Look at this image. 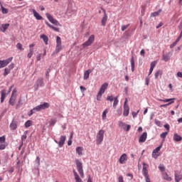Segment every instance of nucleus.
I'll use <instances>...</instances> for the list:
<instances>
[{"instance_id": "nucleus-1", "label": "nucleus", "mask_w": 182, "mask_h": 182, "mask_svg": "<svg viewBox=\"0 0 182 182\" xmlns=\"http://www.w3.org/2000/svg\"><path fill=\"white\" fill-rule=\"evenodd\" d=\"M75 164L77 166V170L82 178H85V173H83V164L79 161V159H75Z\"/></svg>"}, {"instance_id": "nucleus-2", "label": "nucleus", "mask_w": 182, "mask_h": 182, "mask_svg": "<svg viewBox=\"0 0 182 182\" xmlns=\"http://www.w3.org/2000/svg\"><path fill=\"white\" fill-rule=\"evenodd\" d=\"M109 83L107 82H105L102 85L100 91L98 92L97 95V100L100 101V99H102V95L105 93V92H106V90L107 89Z\"/></svg>"}, {"instance_id": "nucleus-3", "label": "nucleus", "mask_w": 182, "mask_h": 182, "mask_svg": "<svg viewBox=\"0 0 182 182\" xmlns=\"http://www.w3.org/2000/svg\"><path fill=\"white\" fill-rule=\"evenodd\" d=\"M49 107V103L44 102L43 104H41L40 105L36 106L33 109L34 110V112L36 113V112H41V110H45V109H48Z\"/></svg>"}, {"instance_id": "nucleus-4", "label": "nucleus", "mask_w": 182, "mask_h": 182, "mask_svg": "<svg viewBox=\"0 0 182 182\" xmlns=\"http://www.w3.org/2000/svg\"><path fill=\"white\" fill-rule=\"evenodd\" d=\"M46 16L51 23L55 25L56 26H60V23H59V21L53 18V16H52V15H50L49 13H46Z\"/></svg>"}, {"instance_id": "nucleus-5", "label": "nucleus", "mask_w": 182, "mask_h": 182, "mask_svg": "<svg viewBox=\"0 0 182 182\" xmlns=\"http://www.w3.org/2000/svg\"><path fill=\"white\" fill-rule=\"evenodd\" d=\"M105 137V131L101 129L97 134V144H101L102 141H103V139Z\"/></svg>"}, {"instance_id": "nucleus-6", "label": "nucleus", "mask_w": 182, "mask_h": 182, "mask_svg": "<svg viewBox=\"0 0 182 182\" xmlns=\"http://www.w3.org/2000/svg\"><path fill=\"white\" fill-rule=\"evenodd\" d=\"M45 86V82H43V79L42 77L38 78L36 80V85H34V90H38L39 87H43Z\"/></svg>"}, {"instance_id": "nucleus-7", "label": "nucleus", "mask_w": 182, "mask_h": 182, "mask_svg": "<svg viewBox=\"0 0 182 182\" xmlns=\"http://www.w3.org/2000/svg\"><path fill=\"white\" fill-rule=\"evenodd\" d=\"M16 100V90H14L12 91L11 96L9 101V105H11V106H14Z\"/></svg>"}, {"instance_id": "nucleus-8", "label": "nucleus", "mask_w": 182, "mask_h": 182, "mask_svg": "<svg viewBox=\"0 0 182 182\" xmlns=\"http://www.w3.org/2000/svg\"><path fill=\"white\" fill-rule=\"evenodd\" d=\"M12 59H14V58L10 57L6 60H0V69H2V68H5L6 66H8V65H9L11 62H12Z\"/></svg>"}, {"instance_id": "nucleus-9", "label": "nucleus", "mask_w": 182, "mask_h": 182, "mask_svg": "<svg viewBox=\"0 0 182 182\" xmlns=\"http://www.w3.org/2000/svg\"><path fill=\"white\" fill-rule=\"evenodd\" d=\"M93 42H95V35H91L89 37L88 40L82 44V46H83V48L90 46V45H92V43H93Z\"/></svg>"}, {"instance_id": "nucleus-10", "label": "nucleus", "mask_w": 182, "mask_h": 182, "mask_svg": "<svg viewBox=\"0 0 182 182\" xmlns=\"http://www.w3.org/2000/svg\"><path fill=\"white\" fill-rule=\"evenodd\" d=\"M54 141L58 144L59 147H63V144H65V141H66V136L63 135L60 136L59 141H58L56 139H55Z\"/></svg>"}, {"instance_id": "nucleus-11", "label": "nucleus", "mask_w": 182, "mask_h": 182, "mask_svg": "<svg viewBox=\"0 0 182 182\" xmlns=\"http://www.w3.org/2000/svg\"><path fill=\"white\" fill-rule=\"evenodd\" d=\"M162 145L156 147L152 152V157H154V159H157L159 156V152L160 151V150L161 149Z\"/></svg>"}, {"instance_id": "nucleus-12", "label": "nucleus", "mask_w": 182, "mask_h": 182, "mask_svg": "<svg viewBox=\"0 0 182 182\" xmlns=\"http://www.w3.org/2000/svg\"><path fill=\"white\" fill-rule=\"evenodd\" d=\"M147 165L144 163L143 164V168H142V174L145 177V178H149V171L147 170Z\"/></svg>"}, {"instance_id": "nucleus-13", "label": "nucleus", "mask_w": 182, "mask_h": 182, "mask_svg": "<svg viewBox=\"0 0 182 182\" xmlns=\"http://www.w3.org/2000/svg\"><path fill=\"white\" fill-rule=\"evenodd\" d=\"M127 161V154H123L119 160L120 164H126V161Z\"/></svg>"}, {"instance_id": "nucleus-14", "label": "nucleus", "mask_w": 182, "mask_h": 182, "mask_svg": "<svg viewBox=\"0 0 182 182\" xmlns=\"http://www.w3.org/2000/svg\"><path fill=\"white\" fill-rule=\"evenodd\" d=\"M147 140V132H144L139 139V143H144Z\"/></svg>"}, {"instance_id": "nucleus-15", "label": "nucleus", "mask_w": 182, "mask_h": 182, "mask_svg": "<svg viewBox=\"0 0 182 182\" xmlns=\"http://www.w3.org/2000/svg\"><path fill=\"white\" fill-rule=\"evenodd\" d=\"M172 55H173V53L171 52L168 53L166 55H163L162 60H164V62H168L170 58H171Z\"/></svg>"}, {"instance_id": "nucleus-16", "label": "nucleus", "mask_w": 182, "mask_h": 182, "mask_svg": "<svg viewBox=\"0 0 182 182\" xmlns=\"http://www.w3.org/2000/svg\"><path fill=\"white\" fill-rule=\"evenodd\" d=\"M32 12L33 14V16L36 17V19H37L38 21H42L43 17L41 15H39L38 12L36 11V10L33 9Z\"/></svg>"}, {"instance_id": "nucleus-17", "label": "nucleus", "mask_w": 182, "mask_h": 182, "mask_svg": "<svg viewBox=\"0 0 182 182\" xmlns=\"http://www.w3.org/2000/svg\"><path fill=\"white\" fill-rule=\"evenodd\" d=\"M103 12H104V16L102 19V26H106V22H107V14H106V10L102 9Z\"/></svg>"}, {"instance_id": "nucleus-18", "label": "nucleus", "mask_w": 182, "mask_h": 182, "mask_svg": "<svg viewBox=\"0 0 182 182\" xmlns=\"http://www.w3.org/2000/svg\"><path fill=\"white\" fill-rule=\"evenodd\" d=\"M129 113H130V107L129 106H124V116L127 117V116H129Z\"/></svg>"}, {"instance_id": "nucleus-19", "label": "nucleus", "mask_w": 182, "mask_h": 182, "mask_svg": "<svg viewBox=\"0 0 182 182\" xmlns=\"http://www.w3.org/2000/svg\"><path fill=\"white\" fill-rule=\"evenodd\" d=\"M73 174H74L75 182H83L82 181V178H80V177L77 174V172L75 170H73Z\"/></svg>"}, {"instance_id": "nucleus-20", "label": "nucleus", "mask_w": 182, "mask_h": 182, "mask_svg": "<svg viewBox=\"0 0 182 182\" xmlns=\"http://www.w3.org/2000/svg\"><path fill=\"white\" fill-rule=\"evenodd\" d=\"M156 65H157V61H153L152 63H151L150 65V69H149V75L153 73V70H154V68H156Z\"/></svg>"}, {"instance_id": "nucleus-21", "label": "nucleus", "mask_w": 182, "mask_h": 182, "mask_svg": "<svg viewBox=\"0 0 182 182\" xmlns=\"http://www.w3.org/2000/svg\"><path fill=\"white\" fill-rule=\"evenodd\" d=\"M181 180H182V175L178 171H175V181L180 182Z\"/></svg>"}, {"instance_id": "nucleus-22", "label": "nucleus", "mask_w": 182, "mask_h": 182, "mask_svg": "<svg viewBox=\"0 0 182 182\" xmlns=\"http://www.w3.org/2000/svg\"><path fill=\"white\" fill-rule=\"evenodd\" d=\"M17 128H18V124L16 121L13 120L10 124L11 130H16Z\"/></svg>"}, {"instance_id": "nucleus-23", "label": "nucleus", "mask_w": 182, "mask_h": 182, "mask_svg": "<svg viewBox=\"0 0 182 182\" xmlns=\"http://www.w3.org/2000/svg\"><path fill=\"white\" fill-rule=\"evenodd\" d=\"M162 177H163V179L166 180V181H171V178L166 172L162 173Z\"/></svg>"}, {"instance_id": "nucleus-24", "label": "nucleus", "mask_w": 182, "mask_h": 182, "mask_svg": "<svg viewBox=\"0 0 182 182\" xmlns=\"http://www.w3.org/2000/svg\"><path fill=\"white\" fill-rule=\"evenodd\" d=\"M6 97V92L5 90H1V102L4 103V101L5 100Z\"/></svg>"}, {"instance_id": "nucleus-25", "label": "nucleus", "mask_w": 182, "mask_h": 182, "mask_svg": "<svg viewBox=\"0 0 182 182\" xmlns=\"http://www.w3.org/2000/svg\"><path fill=\"white\" fill-rule=\"evenodd\" d=\"M92 71L90 70H87L84 73V80H87L89 79V76H90V73Z\"/></svg>"}, {"instance_id": "nucleus-26", "label": "nucleus", "mask_w": 182, "mask_h": 182, "mask_svg": "<svg viewBox=\"0 0 182 182\" xmlns=\"http://www.w3.org/2000/svg\"><path fill=\"white\" fill-rule=\"evenodd\" d=\"M76 153L78 154V156H83V148L81 146H77L76 148Z\"/></svg>"}, {"instance_id": "nucleus-27", "label": "nucleus", "mask_w": 182, "mask_h": 182, "mask_svg": "<svg viewBox=\"0 0 182 182\" xmlns=\"http://www.w3.org/2000/svg\"><path fill=\"white\" fill-rule=\"evenodd\" d=\"M173 140L175 141H181L182 137H181V136L178 135V134H173Z\"/></svg>"}, {"instance_id": "nucleus-28", "label": "nucleus", "mask_w": 182, "mask_h": 182, "mask_svg": "<svg viewBox=\"0 0 182 182\" xmlns=\"http://www.w3.org/2000/svg\"><path fill=\"white\" fill-rule=\"evenodd\" d=\"M41 39H43V42L45 43L46 45H48V42L49 41V38L45 35L43 34L40 36Z\"/></svg>"}, {"instance_id": "nucleus-29", "label": "nucleus", "mask_w": 182, "mask_h": 182, "mask_svg": "<svg viewBox=\"0 0 182 182\" xmlns=\"http://www.w3.org/2000/svg\"><path fill=\"white\" fill-rule=\"evenodd\" d=\"M8 28H9V23L2 24L1 28V32H6Z\"/></svg>"}, {"instance_id": "nucleus-30", "label": "nucleus", "mask_w": 182, "mask_h": 182, "mask_svg": "<svg viewBox=\"0 0 182 182\" xmlns=\"http://www.w3.org/2000/svg\"><path fill=\"white\" fill-rule=\"evenodd\" d=\"M174 100H176V98L165 99L164 100V103H171L170 105H173V103H174Z\"/></svg>"}, {"instance_id": "nucleus-31", "label": "nucleus", "mask_w": 182, "mask_h": 182, "mask_svg": "<svg viewBox=\"0 0 182 182\" xmlns=\"http://www.w3.org/2000/svg\"><path fill=\"white\" fill-rule=\"evenodd\" d=\"M131 70L134 72V57L133 56L131 58Z\"/></svg>"}, {"instance_id": "nucleus-32", "label": "nucleus", "mask_w": 182, "mask_h": 182, "mask_svg": "<svg viewBox=\"0 0 182 182\" xmlns=\"http://www.w3.org/2000/svg\"><path fill=\"white\" fill-rule=\"evenodd\" d=\"M27 137H28V136L26 135V132H25L24 134L21 136V145L20 148L22 147V146L23 144V141L26 140Z\"/></svg>"}, {"instance_id": "nucleus-33", "label": "nucleus", "mask_w": 182, "mask_h": 182, "mask_svg": "<svg viewBox=\"0 0 182 182\" xmlns=\"http://www.w3.org/2000/svg\"><path fill=\"white\" fill-rule=\"evenodd\" d=\"M32 56H33V48H31L29 50V53L27 55V58H28V59H31V58H32Z\"/></svg>"}, {"instance_id": "nucleus-34", "label": "nucleus", "mask_w": 182, "mask_h": 182, "mask_svg": "<svg viewBox=\"0 0 182 182\" xmlns=\"http://www.w3.org/2000/svg\"><path fill=\"white\" fill-rule=\"evenodd\" d=\"M56 46H62V39L59 36L56 37Z\"/></svg>"}, {"instance_id": "nucleus-35", "label": "nucleus", "mask_w": 182, "mask_h": 182, "mask_svg": "<svg viewBox=\"0 0 182 182\" xmlns=\"http://www.w3.org/2000/svg\"><path fill=\"white\" fill-rule=\"evenodd\" d=\"M119 104V100H117V97L114 98L113 108L116 109V106Z\"/></svg>"}, {"instance_id": "nucleus-36", "label": "nucleus", "mask_w": 182, "mask_h": 182, "mask_svg": "<svg viewBox=\"0 0 182 182\" xmlns=\"http://www.w3.org/2000/svg\"><path fill=\"white\" fill-rule=\"evenodd\" d=\"M0 5H1L2 14H8V9L4 7L1 1H0Z\"/></svg>"}, {"instance_id": "nucleus-37", "label": "nucleus", "mask_w": 182, "mask_h": 182, "mask_svg": "<svg viewBox=\"0 0 182 182\" xmlns=\"http://www.w3.org/2000/svg\"><path fill=\"white\" fill-rule=\"evenodd\" d=\"M160 14H161V10H159L157 11L151 13V16H158V15H160Z\"/></svg>"}, {"instance_id": "nucleus-38", "label": "nucleus", "mask_w": 182, "mask_h": 182, "mask_svg": "<svg viewBox=\"0 0 182 182\" xmlns=\"http://www.w3.org/2000/svg\"><path fill=\"white\" fill-rule=\"evenodd\" d=\"M127 125V124H126V123L122 122H119V127H122L124 130H126V126Z\"/></svg>"}, {"instance_id": "nucleus-39", "label": "nucleus", "mask_w": 182, "mask_h": 182, "mask_svg": "<svg viewBox=\"0 0 182 182\" xmlns=\"http://www.w3.org/2000/svg\"><path fill=\"white\" fill-rule=\"evenodd\" d=\"M9 73H11V70H9L8 68H6L4 69V76H8V75H9Z\"/></svg>"}, {"instance_id": "nucleus-40", "label": "nucleus", "mask_w": 182, "mask_h": 182, "mask_svg": "<svg viewBox=\"0 0 182 182\" xmlns=\"http://www.w3.org/2000/svg\"><path fill=\"white\" fill-rule=\"evenodd\" d=\"M62 50V46H56L55 47V53H59Z\"/></svg>"}, {"instance_id": "nucleus-41", "label": "nucleus", "mask_w": 182, "mask_h": 182, "mask_svg": "<svg viewBox=\"0 0 182 182\" xmlns=\"http://www.w3.org/2000/svg\"><path fill=\"white\" fill-rule=\"evenodd\" d=\"M107 114V109H105L102 114V120H106Z\"/></svg>"}, {"instance_id": "nucleus-42", "label": "nucleus", "mask_w": 182, "mask_h": 182, "mask_svg": "<svg viewBox=\"0 0 182 182\" xmlns=\"http://www.w3.org/2000/svg\"><path fill=\"white\" fill-rule=\"evenodd\" d=\"M129 26H130V24L122 25L121 27V30L122 31V32H124V31H126V29H127Z\"/></svg>"}, {"instance_id": "nucleus-43", "label": "nucleus", "mask_w": 182, "mask_h": 182, "mask_svg": "<svg viewBox=\"0 0 182 182\" xmlns=\"http://www.w3.org/2000/svg\"><path fill=\"white\" fill-rule=\"evenodd\" d=\"M31 126H32V121L28 120L27 122H26L25 127H31Z\"/></svg>"}, {"instance_id": "nucleus-44", "label": "nucleus", "mask_w": 182, "mask_h": 182, "mask_svg": "<svg viewBox=\"0 0 182 182\" xmlns=\"http://www.w3.org/2000/svg\"><path fill=\"white\" fill-rule=\"evenodd\" d=\"M167 134H168V132H164V133L161 134L160 137L161 139H164H164H166V137H167Z\"/></svg>"}, {"instance_id": "nucleus-45", "label": "nucleus", "mask_w": 182, "mask_h": 182, "mask_svg": "<svg viewBox=\"0 0 182 182\" xmlns=\"http://www.w3.org/2000/svg\"><path fill=\"white\" fill-rule=\"evenodd\" d=\"M162 73L161 70H158L156 73H155V78L158 79L159 76H161Z\"/></svg>"}, {"instance_id": "nucleus-46", "label": "nucleus", "mask_w": 182, "mask_h": 182, "mask_svg": "<svg viewBox=\"0 0 182 182\" xmlns=\"http://www.w3.org/2000/svg\"><path fill=\"white\" fill-rule=\"evenodd\" d=\"M56 119H50V126H55V124H56Z\"/></svg>"}, {"instance_id": "nucleus-47", "label": "nucleus", "mask_w": 182, "mask_h": 182, "mask_svg": "<svg viewBox=\"0 0 182 182\" xmlns=\"http://www.w3.org/2000/svg\"><path fill=\"white\" fill-rule=\"evenodd\" d=\"M14 68H15V64H14V63H11L8 67L7 68L11 71L12 70V69H14Z\"/></svg>"}, {"instance_id": "nucleus-48", "label": "nucleus", "mask_w": 182, "mask_h": 182, "mask_svg": "<svg viewBox=\"0 0 182 182\" xmlns=\"http://www.w3.org/2000/svg\"><path fill=\"white\" fill-rule=\"evenodd\" d=\"M6 145L5 144H0V150H5Z\"/></svg>"}, {"instance_id": "nucleus-49", "label": "nucleus", "mask_w": 182, "mask_h": 182, "mask_svg": "<svg viewBox=\"0 0 182 182\" xmlns=\"http://www.w3.org/2000/svg\"><path fill=\"white\" fill-rule=\"evenodd\" d=\"M16 48L19 49V50H23V48H22V44H21L20 43H17Z\"/></svg>"}, {"instance_id": "nucleus-50", "label": "nucleus", "mask_w": 182, "mask_h": 182, "mask_svg": "<svg viewBox=\"0 0 182 182\" xmlns=\"http://www.w3.org/2000/svg\"><path fill=\"white\" fill-rule=\"evenodd\" d=\"M155 124H156V126H159V127H161V122H160L159 120L155 119Z\"/></svg>"}, {"instance_id": "nucleus-51", "label": "nucleus", "mask_w": 182, "mask_h": 182, "mask_svg": "<svg viewBox=\"0 0 182 182\" xmlns=\"http://www.w3.org/2000/svg\"><path fill=\"white\" fill-rule=\"evenodd\" d=\"M36 163H37L38 166H41V158L39 156L36 157Z\"/></svg>"}, {"instance_id": "nucleus-52", "label": "nucleus", "mask_w": 182, "mask_h": 182, "mask_svg": "<svg viewBox=\"0 0 182 182\" xmlns=\"http://www.w3.org/2000/svg\"><path fill=\"white\" fill-rule=\"evenodd\" d=\"M5 140H6L5 136H0V143H1V144L2 143H5Z\"/></svg>"}, {"instance_id": "nucleus-53", "label": "nucleus", "mask_w": 182, "mask_h": 182, "mask_svg": "<svg viewBox=\"0 0 182 182\" xmlns=\"http://www.w3.org/2000/svg\"><path fill=\"white\" fill-rule=\"evenodd\" d=\"M50 28L51 29H53V31H55V32H59V28H56V27H55L53 26H51Z\"/></svg>"}, {"instance_id": "nucleus-54", "label": "nucleus", "mask_w": 182, "mask_h": 182, "mask_svg": "<svg viewBox=\"0 0 182 182\" xmlns=\"http://www.w3.org/2000/svg\"><path fill=\"white\" fill-rule=\"evenodd\" d=\"M107 100H109L110 102H113V100H114V98L113 97V96H107Z\"/></svg>"}, {"instance_id": "nucleus-55", "label": "nucleus", "mask_w": 182, "mask_h": 182, "mask_svg": "<svg viewBox=\"0 0 182 182\" xmlns=\"http://www.w3.org/2000/svg\"><path fill=\"white\" fill-rule=\"evenodd\" d=\"M132 126L129 125V124H127V126L125 127V132H129L131 129Z\"/></svg>"}, {"instance_id": "nucleus-56", "label": "nucleus", "mask_w": 182, "mask_h": 182, "mask_svg": "<svg viewBox=\"0 0 182 182\" xmlns=\"http://www.w3.org/2000/svg\"><path fill=\"white\" fill-rule=\"evenodd\" d=\"M118 182H124V180L123 179V176H119Z\"/></svg>"}, {"instance_id": "nucleus-57", "label": "nucleus", "mask_w": 182, "mask_h": 182, "mask_svg": "<svg viewBox=\"0 0 182 182\" xmlns=\"http://www.w3.org/2000/svg\"><path fill=\"white\" fill-rule=\"evenodd\" d=\"M50 73V69H48L46 73V76L47 77V79H49V73Z\"/></svg>"}, {"instance_id": "nucleus-58", "label": "nucleus", "mask_w": 182, "mask_h": 182, "mask_svg": "<svg viewBox=\"0 0 182 182\" xmlns=\"http://www.w3.org/2000/svg\"><path fill=\"white\" fill-rule=\"evenodd\" d=\"M159 168L160 171H164L166 170V168H164V166H161V165H160V166H159Z\"/></svg>"}, {"instance_id": "nucleus-59", "label": "nucleus", "mask_w": 182, "mask_h": 182, "mask_svg": "<svg viewBox=\"0 0 182 182\" xmlns=\"http://www.w3.org/2000/svg\"><path fill=\"white\" fill-rule=\"evenodd\" d=\"M177 46V42L175 41L174 43L171 44L170 48L171 49H173V48H174V46Z\"/></svg>"}, {"instance_id": "nucleus-60", "label": "nucleus", "mask_w": 182, "mask_h": 182, "mask_svg": "<svg viewBox=\"0 0 182 182\" xmlns=\"http://www.w3.org/2000/svg\"><path fill=\"white\" fill-rule=\"evenodd\" d=\"M41 57H42V53L38 54V55H37V58H36L37 60H38V61H40Z\"/></svg>"}, {"instance_id": "nucleus-61", "label": "nucleus", "mask_w": 182, "mask_h": 182, "mask_svg": "<svg viewBox=\"0 0 182 182\" xmlns=\"http://www.w3.org/2000/svg\"><path fill=\"white\" fill-rule=\"evenodd\" d=\"M33 113H35V111L33 110V109H32L30 112L28 113V116L31 117L32 116V114H33Z\"/></svg>"}, {"instance_id": "nucleus-62", "label": "nucleus", "mask_w": 182, "mask_h": 182, "mask_svg": "<svg viewBox=\"0 0 182 182\" xmlns=\"http://www.w3.org/2000/svg\"><path fill=\"white\" fill-rule=\"evenodd\" d=\"M170 104L171 103H167V104H165V105H160V107H167V106H170Z\"/></svg>"}, {"instance_id": "nucleus-63", "label": "nucleus", "mask_w": 182, "mask_h": 182, "mask_svg": "<svg viewBox=\"0 0 182 182\" xmlns=\"http://www.w3.org/2000/svg\"><path fill=\"white\" fill-rule=\"evenodd\" d=\"M177 76H178V77H181L182 78V73L181 72H178Z\"/></svg>"}, {"instance_id": "nucleus-64", "label": "nucleus", "mask_w": 182, "mask_h": 182, "mask_svg": "<svg viewBox=\"0 0 182 182\" xmlns=\"http://www.w3.org/2000/svg\"><path fill=\"white\" fill-rule=\"evenodd\" d=\"M178 29H179L181 31H182V22H181V23H179Z\"/></svg>"}]
</instances>
